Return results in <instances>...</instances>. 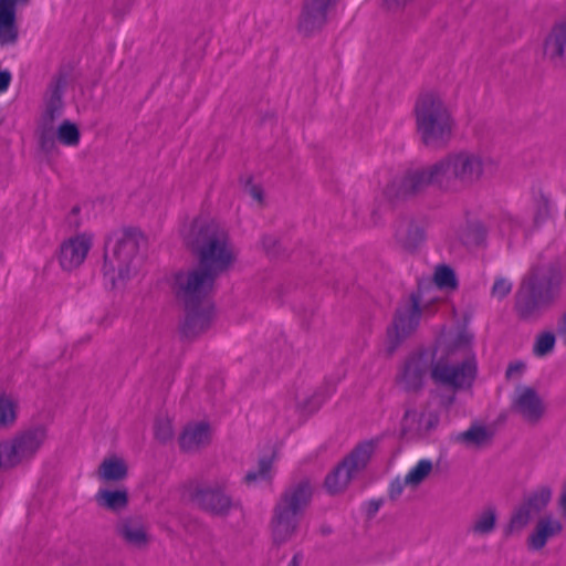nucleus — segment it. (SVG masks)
<instances>
[{"label":"nucleus","mask_w":566,"mask_h":566,"mask_svg":"<svg viewBox=\"0 0 566 566\" xmlns=\"http://www.w3.org/2000/svg\"><path fill=\"white\" fill-rule=\"evenodd\" d=\"M497 168V160L492 155L480 151L461 150L450 153L434 164L407 170L392 178L382 189L390 200H403L423 191L430 185L448 187L453 180L474 184Z\"/></svg>","instance_id":"obj_1"},{"label":"nucleus","mask_w":566,"mask_h":566,"mask_svg":"<svg viewBox=\"0 0 566 566\" xmlns=\"http://www.w3.org/2000/svg\"><path fill=\"white\" fill-rule=\"evenodd\" d=\"M473 335L467 331L449 334L439 340L431 367L434 382L454 389L469 388L476 376V359L472 350Z\"/></svg>","instance_id":"obj_2"},{"label":"nucleus","mask_w":566,"mask_h":566,"mask_svg":"<svg viewBox=\"0 0 566 566\" xmlns=\"http://www.w3.org/2000/svg\"><path fill=\"white\" fill-rule=\"evenodd\" d=\"M187 245L197 253L199 265L220 275L234 261L235 252L224 229L202 218L195 219L184 231Z\"/></svg>","instance_id":"obj_3"},{"label":"nucleus","mask_w":566,"mask_h":566,"mask_svg":"<svg viewBox=\"0 0 566 566\" xmlns=\"http://www.w3.org/2000/svg\"><path fill=\"white\" fill-rule=\"evenodd\" d=\"M417 133L431 148L444 147L452 138L454 120L444 102L436 93H424L415 105Z\"/></svg>","instance_id":"obj_4"},{"label":"nucleus","mask_w":566,"mask_h":566,"mask_svg":"<svg viewBox=\"0 0 566 566\" xmlns=\"http://www.w3.org/2000/svg\"><path fill=\"white\" fill-rule=\"evenodd\" d=\"M49 430L39 423L17 431L12 438L0 442V470L30 463L45 444Z\"/></svg>","instance_id":"obj_5"},{"label":"nucleus","mask_w":566,"mask_h":566,"mask_svg":"<svg viewBox=\"0 0 566 566\" xmlns=\"http://www.w3.org/2000/svg\"><path fill=\"white\" fill-rule=\"evenodd\" d=\"M562 283V274L558 271L539 277L532 271L523 280L516 294V308L523 317H531L541 307L551 304L557 296Z\"/></svg>","instance_id":"obj_6"},{"label":"nucleus","mask_w":566,"mask_h":566,"mask_svg":"<svg viewBox=\"0 0 566 566\" xmlns=\"http://www.w3.org/2000/svg\"><path fill=\"white\" fill-rule=\"evenodd\" d=\"M138 252V235L130 230L112 233L105 243L104 271L115 281L130 276L132 264Z\"/></svg>","instance_id":"obj_7"},{"label":"nucleus","mask_w":566,"mask_h":566,"mask_svg":"<svg viewBox=\"0 0 566 566\" xmlns=\"http://www.w3.org/2000/svg\"><path fill=\"white\" fill-rule=\"evenodd\" d=\"M217 277L218 275L200 265L178 272L174 281L177 298L184 306L211 303L210 294Z\"/></svg>","instance_id":"obj_8"},{"label":"nucleus","mask_w":566,"mask_h":566,"mask_svg":"<svg viewBox=\"0 0 566 566\" xmlns=\"http://www.w3.org/2000/svg\"><path fill=\"white\" fill-rule=\"evenodd\" d=\"M433 300H436V296L426 298L424 295L419 292L409 295L400 302L396 311L392 326L388 329L390 352H392L402 339L416 331L421 316L429 311V304Z\"/></svg>","instance_id":"obj_9"},{"label":"nucleus","mask_w":566,"mask_h":566,"mask_svg":"<svg viewBox=\"0 0 566 566\" xmlns=\"http://www.w3.org/2000/svg\"><path fill=\"white\" fill-rule=\"evenodd\" d=\"M374 453V443L357 446L325 479L328 493L337 494L347 489L350 481L361 472Z\"/></svg>","instance_id":"obj_10"},{"label":"nucleus","mask_w":566,"mask_h":566,"mask_svg":"<svg viewBox=\"0 0 566 566\" xmlns=\"http://www.w3.org/2000/svg\"><path fill=\"white\" fill-rule=\"evenodd\" d=\"M511 408L527 423H537L545 415L546 406L536 389L518 386L512 398Z\"/></svg>","instance_id":"obj_11"},{"label":"nucleus","mask_w":566,"mask_h":566,"mask_svg":"<svg viewBox=\"0 0 566 566\" xmlns=\"http://www.w3.org/2000/svg\"><path fill=\"white\" fill-rule=\"evenodd\" d=\"M543 56L552 65L566 66V14L557 19L543 40Z\"/></svg>","instance_id":"obj_12"},{"label":"nucleus","mask_w":566,"mask_h":566,"mask_svg":"<svg viewBox=\"0 0 566 566\" xmlns=\"http://www.w3.org/2000/svg\"><path fill=\"white\" fill-rule=\"evenodd\" d=\"M189 497L200 509L214 515L226 514L231 500L219 486H196L189 491Z\"/></svg>","instance_id":"obj_13"},{"label":"nucleus","mask_w":566,"mask_h":566,"mask_svg":"<svg viewBox=\"0 0 566 566\" xmlns=\"http://www.w3.org/2000/svg\"><path fill=\"white\" fill-rule=\"evenodd\" d=\"M92 248V238L87 234H78L65 240L59 252V263L64 271L78 268L86 259Z\"/></svg>","instance_id":"obj_14"},{"label":"nucleus","mask_w":566,"mask_h":566,"mask_svg":"<svg viewBox=\"0 0 566 566\" xmlns=\"http://www.w3.org/2000/svg\"><path fill=\"white\" fill-rule=\"evenodd\" d=\"M337 0H306L298 20V30L310 35L323 28L327 13Z\"/></svg>","instance_id":"obj_15"},{"label":"nucleus","mask_w":566,"mask_h":566,"mask_svg":"<svg viewBox=\"0 0 566 566\" xmlns=\"http://www.w3.org/2000/svg\"><path fill=\"white\" fill-rule=\"evenodd\" d=\"M313 495V488L308 480L291 484L281 495L276 506L302 517Z\"/></svg>","instance_id":"obj_16"},{"label":"nucleus","mask_w":566,"mask_h":566,"mask_svg":"<svg viewBox=\"0 0 566 566\" xmlns=\"http://www.w3.org/2000/svg\"><path fill=\"white\" fill-rule=\"evenodd\" d=\"M116 533L129 547L144 549L150 542V535L145 521L140 516L122 518L116 525Z\"/></svg>","instance_id":"obj_17"},{"label":"nucleus","mask_w":566,"mask_h":566,"mask_svg":"<svg viewBox=\"0 0 566 566\" xmlns=\"http://www.w3.org/2000/svg\"><path fill=\"white\" fill-rule=\"evenodd\" d=\"M431 357L427 353L412 355L399 374L398 382L406 390H417L424 381Z\"/></svg>","instance_id":"obj_18"},{"label":"nucleus","mask_w":566,"mask_h":566,"mask_svg":"<svg viewBox=\"0 0 566 566\" xmlns=\"http://www.w3.org/2000/svg\"><path fill=\"white\" fill-rule=\"evenodd\" d=\"M185 312L181 331L186 337H195L210 327L213 317L212 303L185 306Z\"/></svg>","instance_id":"obj_19"},{"label":"nucleus","mask_w":566,"mask_h":566,"mask_svg":"<svg viewBox=\"0 0 566 566\" xmlns=\"http://www.w3.org/2000/svg\"><path fill=\"white\" fill-rule=\"evenodd\" d=\"M212 428L206 421H193L185 426L179 436L180 449L185 452H197L210 444Z\"/></svg>","instance_id":"obj_20"},{"label":"nucleus","mask_w":566,"mask_h":566,"mask_svg":"<svg viewBox=\"0 0 566 566\" xmlns=\"http://www.w3.org/2000/svg\"><path fill=\"white\" fill-rule=\"evenodd\" d=\"M562 531L563 524L558 518L552 514L541 516L536 521L533 531L527 537L526 543L528 549L541 551L545 547L549 539L558 536Z\"/></svg>","instance_id":"obj_21"},{"label":"nucleus","mask_w":566,"mask_h":566,"mask_svg":"<svg viewBox=\"0 0 566 566\" xmlns=\"http://www.w3.org/2000/svg\"><path fill=\"white\" fill-rule=\"evenodd\" d=\"M301 517L275 505L271 521L272 536L275 543L290 541L297 532Z\"/></svg>","instance_id":"obj_22"},{"label":"nucleus","mask_w":566,"mask_h":566,"mask_svg":"<svg viewBox=\"0 0 566 566\" xmlns=\"http://www.w3.org/2000/svg\"><path fill=\"white\" fill-rule=\"evenodd\" d=\"M19 2L27 3L29 0H0V45L2 46L18 41L15 7Z\"/></svg>","instance_id":"obj_23"},{"label":"nucleus","mask_w":566,"mask_h":566,"mask_svg":"<svg viewBox=\"0 0 566 566\" xmlns=\"http://www.w3.org/2000/svg\"><path fill=\"white\" fill-rule=\"evenodd\" d=\"M438 415L427 408L407 410L403 418V428L417 434H426L437 427Z\"/></svg>","instance_id":"obj_24"},{"label":"nucleus","mask_w":566,"mask_h":566,"mask_svg":"<svg viewBox=\"0 0 566 566\" xmlns=\"http://www.w3.org/2000/svg\"><path fill=\"white\" fill-rule=\"evenodd\" d=\"M426 234L422 226L411 220H400L396 224V242L405 250L412 251L424 241Z\"/></svg>","instance_id":"obj_25"},{"label":"nucleus","mask_w":566,"mask_h":566,"mask_svg":"<svg viewBox=\"0 0 566 566\" xmlns=\"http://www.w3.org/2000/svg\"><path fill=\"white\" fill-rule=\"evenodd\" d=\"M493 434L490 427L474 423L468 430L457 433L453 440L467 448H482L491 443Z\"/></svg>","instance_id":"obj_26"},{"label":"nucleus","mask_w":566,"mask_h":566,"mask_svg":"<svg viewBox=\"0 0 566 566\" xmlns=\"http://www.w3.org/2000/svg\"><path fill=\"white\" fill-rule=\"evenodd\" d=\"M276 457V447L270 442L265 446L262 454L258 459V469L250 472V485L252 483H270L273 476V461Z\"/></svg>","instance_id":"obj_27"},{"label":"nucleus","mask_w":566,"mask_h":566,"mask_svg":"<svg viewBox=\"0 0 566 566\" xmlns=\"http://www.w3.org/2000/svg\"><path fill=\"white\" fill-rule=\"evenodd\" d=\"M65 86V81L62 78H57L53 82L48 91V97L45 101V111L43 114V119L45 122H54L55 118L60 117L63 112L64 103H63V91Z\"/></svg>","instance_id":"obj_28"},{"label":"nucleus","mask_w":566,"mask_h":566,"mask_svg":"<svg viewBox=\"0 0 566 566\" xmlns=\"http://www.w3.org/2000/svg\"><path fill=\"white\" fill-rule=\"evenodd\" d=\"M497 523V511L494 506H486L473 518L469 532L474 536L484 537L492 534Z\"/></svg>","instance_id":"obj_29"},{"label":"nucleus","mask_w":566,"mask_h":566,"mask_svg":"<svg viewBox=\"0 0 566 566\" xmlns=\"http://www.w3.org/2000/svg\"><path fill=\"white\" fill-rule=\"evenodd\" d=\"M95 501L98 506L105 510L120 512L128 505V492L125 489H101L95 495Z\"/></svg>","instance_id":"obj_30"},{"label":"nucleus","mask_w":566,"mask_h":566,"mask_svg":"<svg viewBox=\"0 0 566 566\" xmlns=\"http://www.w3.org/2000/svg\"><path fill=\"white\" fill-rule=\"evenodd\" d=\"M127 475V467L124 460L112 457L102 461L98 468V478L105 482L122 481Z\"/></svg>","instance_id":"obj_31"},{"label":"nucleus","mask_w":566,"mask_h":566,"mask_svg":"<svg viewBox=\"0 0 566 566\" xmlns=\"http://www.w3.org/2000/svg\"><path fill=\"white\" fill-rule=\"evenodd\" d=\"M18 400L6 392H0V430L12 428L18 419Z\"/></svg>","instance_id":"obj_32"},{"label":"nucleus","mask_w":566,"mask_h":566,"mask_svg":"<svg viewBox=\"0 0 566 566\" xmlns=\"http://www.w3.org/2000/svg\"><path fill=\"white\" fill-rule=\"evenodd\" d=\"M553 488L549 484H541L530 492L524 504L535 514L543 511L551 502Z\"/></svg>","instance_id":"obj_33"},{"label":"nucleus","mask_w":566,"mask_h":566,"mask_svg":"<svg viewBox=\"0 0 566 566\" xmlns=\"http://www.w3.org/2000/svg\"><path fill=\"white\" fill-rule=\"evenodd\" d=\"M533 514L534 513L523 503L513 512L510 522L504 530L505 536H512L521 533L528 525Z\"/></svg>","instance_id":"obj_34"},{"label":"nucleus","mask_w":566,"mask_h":566,"mask_svg":"<svg viewBox=\"0 0 566 566\" xmlns=\"http://www.w3.org/2000/svg\"><path fill=\"white\" fill-rule=\"evenodd\" d=\"M56 139L64 146L75 147L80 144L81 134L76 124L63 120L55 130Z\"/></svg>","instance_id":"obj_35"},{"label":"nucleus","mask_w":566,"mask_h":566,"mask_svg":"<svg viewBox=\"0 0 566 566\" xmlns=\"http://www.w3.org/2000/svg\"><path fill=\"white\" fill-rule=\"evenodd\" d=\"M432 462L428 459L420 460L405 476V483L415 489L419 486L431 473Z\"/></svg>","instance_id":"obj_36"},{"label":"nucleus","mask_w":566,"mask_h":566,"mask_svg":"<svg viewBox=\"0 0 566 566\" xmlns=\"http://www.w3.org/2000/svg\"><path fill=\"white\" fill-rule=\"evenodd\" d=\"M433 282L440 290H454L457 287V277L453 270L447 265L436 268Z\"/></svg>","instance_id":"obj_37"},{"label":"nucleus","mask_w":566,"mask_h":566,"mask_svg":"<svg viewBox=\"0 0 566 566\" xmlns=\"http://www.w3.org/2000/svg\"><path fill=\"white\" fill-rule=\"evenodd\" d=\"M556 344V336L552 332L539 333L533 345V354L536 357H545L551 354Z\"/></svg>","instance_id":"obj_38"},{"label":"nucleus","mask_w":566,"mask_h":566,"mask_svg":"<svg viewBox=\"0 0 566 566\" xmlns=\"http://www.w3.org/2000/svg\"><path fill=\"white\" fill-rule=\"evenodd\" d=\"M270 196L261 185L250 186V207L262 210L270 205Z\"/></svg>","instance_id":"obj_39"},{"label":"nucleus","mask_w":566,"mask_h":566,"mask_svg":"<svg viewBox=\"0 0 566 566\" xmlns=\"http://www.w3.org/2000/svg\"><path fill=\"white\" fill-rule=\"evenodd\" d=\"M155 436L160 442H167L174 437L172 423L168 418H158L155 422Z\"/></svg>","instance_id":"obj_40"},{"label":"nucleus","mask_w":566,"mask_h":566,"mask_svg":"<svg viewBox=\"0 0 566 566\" xmlns=\"http://www.w3.org/2000/svg\"><path fill=\"white\" fill-rule=\"evenodd\" d=\"M56 140L57 139L53 127L44 126L39 138L41 149L46 154L53 153L56 150Z\"/></svg>","instance_id":"obj_41"},{"label":"nucleus","mask_w":566,"mask_h":566,"mask_svg":"<svg viewBox=\"0 0 566 566\" xmlns=\"http://www.w3.org/2000/svg\"><path fill=\"white\" fill-rule=\"evenodd\" d=\"M512 291V283L502 276H497L493 283L491 295L497 300H503Z\"/></svg>","instance_id":"obj_42"},{"label":"nucleus","mask_w":566,"mask_h":566,"mask_svg":"<svg viewBox=\"0 0 566 566\" xmlns=\"http://www.w3.org/2000/svg\"><path fill=\"white\" fill-rule=\"evenodd\" d=\"M405 486H408L407 483H405V479L403 480H398V479L395 480L390 485V490H389L390 497L392 500L398 499L401 495Z\"/></svg>","instance_id":"obj_43"},{"label":"nucleus","mask_w":566,"mask_h":566,"mask_svg":"<svg viewBox=\"0 0 566 566\" xmlns=\"http://www.w3.org/2000/svg\"><path fill=\"white\" fill-rule=\"evenodd\" d=\"M556 333L562 342L566 345V312L557 319Z\"/></svg>","instance_id":"obj_44"},{"label":"nucleus","mask_w":566,"mask_h":566,"mask_svg":"<svg viewBox=\"0 0 566 566\" xmlns=\"http://www.w3.org/2000/svg\"><path fill=\"white\" fill-rule=\"evenodd\" d=\"M524 369H525V364L524 363H522V361L512 363L507 367L506 377L511 378V377L520 376V375H522Z\"/></svg>","instance_id":"obj_45"},{"label":"nucleus","mask_w":566,"mask_h":566,"mask_svg":"<svg viewBox=\"0 0 566 566\" xmlns=\"http://www.w3.org/2000/svg\"><path fill=\"white\" fill-rule=\"evenodd\" d=\"M11 82V74L9 71H0V92H6Z\"/></svg>","instance_id":"obj_46"},{"label":"nucleus","mask_w":566,"mask_h":566,"mask_svg":"<svg viewBox=\"0 0 566 566\" xmlns=\"http://www.w3.org/2000/svg\"><path fill=\"white\" fill-rule=\"evenodd\" d=\"M558 505H559L563 514L566 516V482L563 484L560 495L558 499Z\"/></svg>","instance_id":"obj_47"},{"label":"nucleus","mask_w":566,"mask_h":566,"mask_svg":"<svg viewBox=\"0 0 566 566\" xmlns=\"http://www.w3.org/2000/svg\"><path fill=\"white\" fill-rule=\"evenodd\" d=\"M275 243H276V241H275V239H274V238H266V239H264V241H263V244H264L265 249H266L269 252H272V253H274V251H272V249L274 248Z\"/></svg>","instance_id":"obj_48"},{"label":"nucleus","mask_w":566,"mask_h":566,"mask_svg":"<svg viewBox=\"0 0 566 566\" xmlns=\"http://www.w3.org/2000/svg\"><path fill=\"white\" fill-rule=\"evenodd\" d=\"M539 217L545 218L548 214V205L547 202H543L539 207Z\"/></svg>","instance_id":"obj_49"},{"label":"nucleus","mask_w":566,"mask_h":566,"mask_svg":"<svg viewBox=\"0 0 566 566\" xmlns=\"http://www.w3.org/2000/svg\"><path fill=\"white\" fill-rule=\"evenodd\" d=\"M407 0H385V2L389 6V7H396V6H401L406 2Z\"/></svg>","instance_id":"obj_50"},{"label":"nucleus","mask_w":566,"mask_h":566,"mask_svg":"<svg viewBox=\"0 0 566 566\" xmlns=\"http://www.w3.org/2000/svg\"><path fill=\"white\" fill-rule=\"evenodd\" d=\"M77 212H78V208H77V207H74V208L72 209V213H77Z\"/></svg>","instance_id":"obj_51"}]
</instances>
